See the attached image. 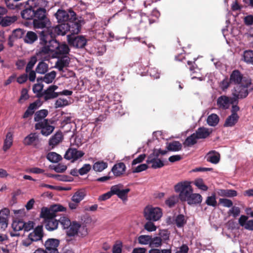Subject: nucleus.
<instances>
[{
	"label": "nucleus",
	"mask_w": 253,
	"mask_h": 253,
	"mask_svg": "<svg viewBox=\"0 0 253 253\" xmlns=\"http://www.w3.org/2000/svg\"><path fill=\"white\" fill-rule=\"evenodd\" d=\"M197 139L198 138L196 135L195 133H193L185 139L183 144L185 146L190 147L197 143Z\"/></svg>",
	"instance_id": "ea45409f"
},
{
	"label": "nucleus",
	"mask_w": 253,
	"mask_h": 253,
	"mask_svg": "<svg viewBox=\"0 0 253 253\" xmlns=\"http://www.w3.org/2000/svg\"><path fill=\"white\" fill-rule=\"evenodd\" d=\"M68 23H62L55 27H50L47 31L51 32L54 31L58 35H65L67 32H69Z\"/></svg>",
	"instance_id": "ddd939ff"
},
{
	"label": "nucleus",
	"mask_w": 253,
	"mask_h": 253,
	"mask_svg": "<svg viewBox=\"0 0 253 253\" xmlns=\"http://www.w3.org/2000/svg\"><path fill=\"white\" fill-rule=\"evenodd\" d=\"M252 83L250 81L246 85H242L240 86V90L239 91V95H248L249 93V90H252L253 88L251 86Z\"/></svg>",
	"instance_id": "09e8293b"
},
{
	"label": "nucleus",
	"mask_w": 253,
	"mask_h": 253,
	"mask_svg": "<svg viewBox=\"0 0 253 253\" xmlns=\"http://www.w3.org/2000/svg\"><path fill=\"white\" fill-rule=\"evenodd\" d=\"M81 227V224L77 222H73L71 225L68 227L69 230L67 231V235L69 236H74L77 234L79 228Z\"/></svg>",
	"instance_id": "72a5a7b5"
},
{
	"label": "nucleus",
	"mask_w": 253,
	"mask_h": 253,
	"mask_svg": "<svg viewBox=\"0 0 253 253\" xmlns=\"http://www.w3.org/2000/svg\"><path fill=\"white\" fill-rule=\"evenodd\" d=\"M194 184L199 189L204 191H206L208 189V187L205 184L203 179L202 178H197L194 181Z\"/></svg>",
	"instance_id": "603ef678"
},
{
	"label": "nucleus",
	"mask_w": 253,
	"mask_h": 253,
	"mask_svg": "<svg viewBox=\"0 0 253 253\" xmlns=\"http://www.w3.org/2000/svg\"><path fill=\"white\" fill-rule=\"evenodd\" d=\"M67 41L71 46L77 48H83L86 44V40L83 36H74L73 35H68Z\"/></svg>",
	"instance_id": "1a4fd4ad"
},
{
	"label": "nucleus",
	"mask_w": 253,
	"mask_h": 253,
	"mask_svg": "<svg viewBox=\"0 0 253 253\" xmlns=\"http://www.w3.org/2000/svg\"><path fill=\"white\" fill-rule=\"evenodd\" d=\"M219 117L215 114H211L208 117L207 122L208 124L212 126H216L219 123Z\"/></svg>",
	"instance_id": "58836bf2"
},
{
	"label": "nucleus",
	"mask_w": 253,
	"mask_h": 253,
	"mask_svg": "<svg viewBox=\"0 0 253 253\" xmlns=\"http://www.w3.org/2000/svg\"><path fill=\"white\" fill-rule=\"evenodd\" d=\"M70 62V59L67 55H64L61 57L58 56V60L55 64L54 67L57 68L59 71H62L64 68L68 66Z\"/></svg>",
	"instance_id": "4468645a"
},
{
	"label": "nucleus",
	"mask_w": 253,
	"mask_h": 253,
	"mask_svg": "<svg viewBox=\"0 0 253 253\" xmlns=\"http://www.w3.org/2000/svg\"><path fill=\"white\" fill-rule=\"evenodd\" d=\"M62 139V134L61 132H56L49 140V145L53 148L55 146L58 145Z\"/></svg>",
	"instance_id": "c756f323"
},
{
	"label": "nucleus",
	"mask_w": 253,
	"mask_h": 253,
	"mask_svg": "<svg viewBox=\"0 0 253 253\" xmlns=\"http://www.w3.org/2000/svg\"><path fill=\"white\" fill-rule=\"evenodd\" d=\"M162 239L160 237H155L152 238L151 237V241L150 242V247L158 248L162 245Z\"/></svg>",
	"instance_id": "6e6d98bb"
},
{
	"label": "nucleus",
	"mask_w": 253,
	"mask_h": 253,
	"mask_svg": "<svg viewBox=\"0 0 253 253\" xmlns=\"http://www.w3.org/2000/svg\"><path fill=\"white\" fill-rule=\"evenodd\" d=\"M36 129H41V133L44 136L50 135L53 131L54 127L49 124L47 119H44L35 125Z\"/></svg>",
	"instance_id": "6e6552de"
},
{
	"label": "nucleus",
	"mask_w": 253,
	"mask_h": 253,
	"mask_svg": "<svg viewBox=\"0 0 253 253\" xmlns=\"http://www.w3.org/2000/svg\"><path fill=\"white\" fill-rule=\"evenodd\" d=\"M129 191L130 189L129 188L120 190L118 185H114L111 187V192L113 193L114 195H117L123 201L127 200V194Z\"/></svg>",
	"instance_id": "f8f14e48"
},
{
	"label": "nucleus",
	"mask_w": 253,
	"mask_h": 253,
	"mask_svg": "<svg viewBox=\"0 0 253 253\" xmlns=\"http://www.w3.org/2000/svg\"><path fill=\"white\" fill-rule=\"evenodd\" d=\"M56 76V72L55 71H52L51 72L45 74V75L43 77L38 78L37 81H42V82L46 83H51L55 79Z\"/></svg>",
	"instance_id": "bb28decb"
},
{
	"label": "nucleus",
	"mask_w": 253,
	"mask_h": 253,
	"mask_svg": "<svg viewBox=\"0 0 253 253\" xmlns=\"http://www.w3.org/2000/svg\"><path fill=\"white\" fill-rule=\"evenodd\" d=\"M182 144L178 141H173L167 143V149L169 151H178L182 149Z\"/></svg>",
	"instance_id": "473e14b6"
},
{
	"label": "nucleus",
	"mask_w": 253,
	"mask_h": 253,
	"mask_svg": "<svg viewBox=\"0 0 253 253\" xmlns=\"http://www.w3.org/2000/svg\"><path fill=\"white\" fill-rule=\"evenodd\" d=\"M143 214L146 220L156 221L161 218L163 213L162 210L159 208L147 206L144 209Z\"/></svg>",
	"instance_id": "20e7f679"
},
{
	"label": "nucleus",
	"mask_w": 253,
	"mask_h": 253,
	"mask_svg": "<svg viewBox=\"0 0 253 253\" xmlns=\"http://www.w3.org/2000/svg\"><path fill=\"white\" fill-rule=\"evenodd\" d=\"M242 59L248 64H253V51L251 50L245 51Z\"/></svg>",
	"instance_id": "79ce46f5"
},
{
	"label": "nucleus",
	"mask_w": 253,
	"mask_h": 253,
	"mask_svg": "<svg viewBox=\"0 0 253 253\" xmlns=\"http://www.w3.org/2000/svg\"><path fill=\"white\" fill-rule=\"evenodd\" d=\"M146 163L147 164H151L150 167L154 169L161 168L165 165L164 162L159 158V156L154 149L147 157Z\"/></svg>",
	"instance_id": "0eeeda50"
},
{
	"label": "nucleus",
	"mask_w": 253,
	"mask_h": 253,
	"mask_svg": "<svg viewBox=\"0 0 253 253\" xmlns=\"http://www.w3.org/2000/svg\"><path fill=\"white\" fill-rule=\"evenodd\" d=\"M69 104L67 100L64 99L59 98L55 102V108L63 107Z\"/></svg>",
	"instance_id": "69168bd1"
},
{
	"label": "nucleus",
	"mask_w": 253,
	"mask_h": 253,
	"mask_svg": "<svg viewBox=\"0 0 253 253\" xmlns=\"http://www.w3.org/2000/svg\"><path fill=\"white\" fill-rule=\"evenodd\" d=\"M206 204L210 206L215 207L217 206V201L216 200V196L214 194L210 196H208L205 202Z\"/></svg>",
	"instance_id": "864d4df0"
},
{
	"label": "nucleus",
	"mask_w": 253,
	"mask_h": 253,
	"mask_svg": "<svg viewBox=\"0 0 253 253\" xmlns=\"http://www.w3.org/2000/svg\"><path fill=\"white\" fill-rule=\"evenodd\" d=\"M55 16L58 23L69 22L71 20H75L76 19V13L71 9L66 11L59 9L55 13Z\"/></svg>",
	"instance_id": "423d86ee"
},
{
	"label": "nucleus",
	"mask_w": 253,
	"mask_h": 253,
	"mask_svg": "<svg viewBox=\"0 0 253 253\" xmlns=\"http://www.w3.org/2000/svg\"><path fill=\"white\" fill-rule=\"evenodd\" d=\"M51 210L54 212V215H57L58 211H66V208L63 206L59 204H55L50 206Z\"/></svg>",
	"instance_id": "bf43d9fd"
},
{
	"label": "nucleus",
	"mask_w": 253,
	"mask_h": 253,
	"mask_svg": "<svg viewBox=\"0 0 253 253\" xmlns=\"http://www.w3.org/2000/svg\"><path fill=\"white\" fill-rule=\"evenodd\" d=\"M248 216L242 215L239 219V224L245 229L253 231V219L248 220Z\"/></svg>",
	"instance_id": "dca6fc26"
},
{
	"label": "nucleus",
	"mask_w": 253,
	"mask_h": 253,
	"mask_svg": "<svg viewBox=\"0 0 253 253\" xmlns=\"http://www.w3.org/2000/svg\"><path fill=\"white\" fill-rule=\"evenodd\" d=\"M43 46L40 49L37 54L38 56L42 57L43 55L48 54L49 53L52 52L49 47L46 44H43Z\"/></svg>",
	"instance_id": "e2e57ef3"
},
{
	"label": "nucleus",
	"mask_w": 253,
	"mask_h": 253,
	"mask_svg": "<svg viewBox=\"0 0 253 253\" xmlns=\"http://www.w3.org/2000/svg\"><path fill=\"white\" fill-rule=\"evenodd\" d=\"M36 18L33 21L34 26L36 28L43 29L45 28L50 22L46 16V10L44 8L40 7L35 10Z\"/></svg>",
	"instance_id": "7ed1b4c3"
},
{
	"label": "nucleus",
	"mask_w": 253,
	"mask_h": 253,
	"mask_svg": "<svg viewBox=\"0 0 253 253\" xmlns=\"http://www.w3.org/2000/svg\"><path fill=\"white\" fill-rule=\"evenodd\" d=\"M58 223L60 222L63 226L64 228H68L72 223L70 220L65 216L61 217L58 219Z\"/></svg>",
	"instance_id": "13d9d810"
},
{
	"label": "nucleus",
	"mask_w": 253,
	"mask_h": 253,
	"mask_svg": "<svg viewBox=\"0 0 253 253\" xmlns=\"http://www.w3.org/2000/svg\"><path fill=\"white\" fill-rule=\"evenodd\" d=\"M57 216V215H54V212L51 210L50 207L49 209L43 207L41 210L40 217L44 219V222Z\"/></svg>",
	"instance_id": "6ab92c4d"
},
{
	"label": "nucleus",
	"mask_w": 253,
	"mask_h": 253,
	"mask_svg": "<svg viewBox=\"0 0 253 253\" xmlns=\"http://www.w3.org/2000/svg\"><path fill=\"white\" fill-rule=\"evenodd\" d=\"M144 229L149 232L155 231L156 227L152 221H148L144 225Z\"/></svg>",
	"instance_id": "774afa93"
},
{
	"label": "nucleus",
	"mask_w": 253,
	"mask_h": 253,
	"mask_svg": "<svg viewBox=\"0 0 253 253\" xmlns=\"http://www.w3.org/2000/svg\"><path fill=\"white\" fill-rule=\"evenodd\" d=\"M37 61V58L35 56H32L30 61L28 62L26 67V72L28 73L30 70H32L33 67L35 65Z\"/></svg>",
	"instance_id": "052dcab7"
},
{
	"label": "nucleus",
	"mask_w": 253,
	"mask_h": 253,
	"mask_svg": "<svg viewBox=\"0 0 253 253\" xmlns=\"http://www.w3.org/2000/svg\"><path fill=\"white\" fill-rule=\"evenodd\" d=\"M220 195L227 197H233L237 195V192L232 189L221 190Z\"/></svg>",
	"instance_id": "3c124183"
},
{
	"label": "nucleus",
	"mask_w": 253,
	"mask_h": 253,
	"mask_svg": "<svg viewBox=\"0 0 253 253\" xmlns=\"http://www.w3.org/2000/svg\"><path fill=\"white\" fill-rule=\"evenodd\" d=\"M45 229L49 231L56 230L58 228V220L56 218L51 219L44 222Z\"/></svg>",
	"instance_id": "c85d7f7f"
},
{
	"label": "nucleus",
	"mask_w": 253,
	"mask_h": 253,
	"mask_svg": "<svg viewBox=\"0 0 253 253\" xmlns=\"http://www.w3.org/2000/svg\"><path fill=\"white\" fill-rule=\"evenodd\" d=\"M17 20L16 16L8 17L6 16L2 18V26L3 27L7 26L14 23Z\"/></svg>",
	"instance_id": "5fc2aeb1"
},
{
	"label": "nucleus",
	"mask_w": 253,
	"mask_h": 253,
	"mask_svg": "<svg viewBox=\"0 0 253 253\" xmlns=\"http://www.w3.org/2000/svg\"><path fill=\"white\" fill-rule=\"evenodd\" d=\"M243 79V75L238 70H234L230 76V82L234 84H240Z\"/></svg>",
	"instance_id": "393cba45"
},
{
	"label": "nucleus",
	"mask_w": 253,
	"mask_h": 253,
	"mask_svg": "<svg viewBox=\"0 0 253 253\" xmlns=\"http://www.w3.org/2000/svg\"><path fill=\"white\" fill-rule=\"evenodd\" d=\"M239 119V116L231 115L227 118L223 126L224 127H232L238 122Z\"/></svg>",
	"instance_id": "f704fd0d"
},
{
	"label": "nucleus",
	"mask_w": 253,
	"mask_h": 253,
	"mask_svg": "<svg viewBox=\"0 0 253 253\" xmlns=\"http://www.w3.org/2000/svg\"><path fill=\"white\" fill-rule=\"evenodd\" d=\"M109 112L108 109H105L103 114L100 115L97 118L95 119V122L98 124H100L102 122H104L107 116L108 115Z\"/></svg>",
	"instance_id": "680f3d73"
},
{
	"label": "nucleus",
	"mask_w": 253,
	"mask_h": 253,
	"mask_svg": "<svg viewBox=\"0 0 253 253\" xmlns=\"http://www.w3.org/2000/svg\"><path fill=\"white\" fill-rule=\"evenodd\" d=\"M38 38V35L36 33L33 31H28L24 38V42L26 43L31 44L37 41Z\"/></svg>",
	"instance_id": "cd10ccee"
},
{
	"label": "nucleus",
	"mask_w": 253,
	"mask_h": 253,
	"mask_svg": "<svg viewBox=\"0 0 253 253\" xmlns=\"http://www.w3.org/2000/svg\"><path fill=\"white\" fill-rule=\"evenodd\" d=\"M60 244V241L57 239H48L44 243V246L47 253H59L57 247Z\"/></svg>",
	"instance_id": "9d476101"
},
{
	"label": "nucleus",
	"mask_w": 253,
	"mask_h": 253,
	"mask_svg": "<svg viewBox=\"0 0 253 253\" xmlns=\"http://www.w3.org/2000/svg\"><path fill=\"white\" fill-rule=\"evenodd\" d=\"M43 233L42 225H38L30 233L28 238L22 241V244L25 247L30 246L33 242H36L42 240Z\"/></svg>",
	"instance_id": "39448f33"
},
{
	"label": "nucleus",
	"mask_w": 253,
	"mask_h": 253,
	"mask_svg": "<svg viewBox=\"0 0 253 253\" xmlns=\"http://www.w3.org/2000/svg\"><path fill=\"white\" fill-rule=\"evenodd\" d=\"M175 224L177 227L181 228L186 223V220L183 214H178L175 219Z\"/></svg>",
	"instance_id": "8fccbe9b"
},
{
	"label": "nucleus",
	"mask_w": 253,
	"mask_h": 253,
	"mask_svg": "<svg viewBox=\"0 0 253 253\" xmlns=\"http://www.w3.org/2000/svg\"><path fill=\"white\" fill-rule=\"evenodd\" d=\"M48 113V111L46 109L37 111L35 114V121L39 122L42 121V120L47 116Z\"/></svg>",
	"instance_id": "c03bdc74"
},
{
	"label": "nucleus",
	"mask_w": 253,
	"mask_h": 253,
	"mask_svg": "<svg viewBox=\"0 0 253 253\" xmlns=\"http://www.w3.org/2000/svg\"><path fill=\"white\" fill-rule=\"evenodd\" d=\"M191 183L190 181H184L178 182L174 186V190L176 193H179L178 198L182 202H186L193 192Z\"/></svg>",
	"instance_id": "f257e3e1"
},
{
	"label": "nucleus",
	"mask_w": 253,
	"mask_h": 253,
	"mask_svg": "<svg viewBox=\"0 0 253 253\" xmlns=\"http://www.w3.org/2000/svg\"><path fill=\"white\" fill-rule=\"evenodd\" d=\"M46 158L50 162L56 163L62 159V157L55 152H51L47 154Z\"/></svg>",
	"instance_id": "a19ab883"
},
{
	"label": "nucleus",
	"mask_w": 253,
	"mask_h": 253,
	"mask_svg": "<svg viewBox=\"0 0 253 253\" xmlns=\"http://www.w3.org/2000/svg\"><path fill=\"white\" fill-rule=\"evenodd\" d=\"M178 202V198L177 196L173 195L165 201V204L169 208H172L175 206V205Z\"/></svg>",
	"instance_id": "4d7b16f0"
},
{
	"label": "nucleus",
	"mask_w": 253,
	"mask_h": 253,
	"mask_svg": "<svg viewBox=\"0 0 253 253\" xmlns=\"http://www.w3.org/2000/svg\"><path fill=\"white\" fill-rule=\"evenodd\" d=\"M54 35L51 32L42 31L40 34V43L42 44H46L52 52L56 51L59 47V42L53 38Z\"/></svg>",
	"instance_id": "f03ea898"
},
{
	"label": "nucleus",
	"mask_w": 253,
	"mask_h": 253,
	"mask_svg": "<svg viewBox=\"0 0 253 253\" xmlns=\"http://www.w3.org/2000/svg\"><path fill=\"white\" fill-rule=\"evenodd\" d=\"M48 70V65L43 61L40 62L36 68V72L40 74H45Z\"/></svg>",
	"instance_id": "c9c22d12"
},
{
	"label": "nucleus",
	"mask_w": 253,
	"mask_h": 253,
	"mask_svg": "<svg viewBox=\"0 0 253 253\" xmlns=\"http://www.w3.org/2000/svg\"><path fill=\"white\" fill-rule=\"evenodd\" d=\"M69 48L67 44L59 43V47L55 53L57 55H66L69 53Z\"/></svg>",
	"instance_id": "4c0bfd02"
},
{
	"label": "nucleus",
	"mask_w": 253,
	"mask_h": 253,
	"mask_svg": "<svg viewBox=\"0 0 253 253\" xmlns=\"http://www.w3.org/2000/svg\"><path fill=\"white\" fill-rule=\"evenodd\" d=\"M231 98L227 96H220L217 100V106L221 109H226L229 107Z\"/></svg>",
	"instance_id": "5701e85b"
},
{
	"label": "nucleus",
	"mask_w": 253,
	"mask_h": 253,
	"mask_svg": "<svg viewBox=\"0 0 253 253\" xmlns=\"http://www.w3.org/2000/svg\"><path fill=\"white\" fill-rule=\"evenodd\" d=\"M38 139V136L36 133H31L25 137L23 141L25 145L29 146L33 144Z\"/></svg>",
	"instance_id": "2f4dec72"
},
{
	"label": "nucleus",
	"mask_w": 253,
	"mask_h": 253,
	"mask_svg": "<svg viewBox=\"0 0 253 253\" xmlns=\"http://www.w3.org/2000/svg\"><path fill=\"white\" fill-rule=\"evenodd\" d=\"M69 28V32L71 33L70 35L78 34L81 31V25L80 21L77 18L75 20H71L68 22Z\"/></svg>",
	"instance_id": "2eb2a0df"
},
{
	"label": "nucleus",
	"mask_w": 253,
	"mask_h": 253,
	"mask_svg": "<svg viewBox=\"0 0 253 253\" xmlns=\"http://www.w3.org/2000/svg\"><path fill=\"white\" fill-rule=\"evenodd\" d=\"M85 195V194L84 191L82 190L78 191L72 196L71 199L72 201L79 204L80 202L84 199Z\"/></svg>",
	"instance_id": "a18cd8bd"
},
{
	"label": "nucleus",
	"mask_w": 253,
	"mask_h": 253,
	"mask_svg": "<svg viewBox=\"0 0 253 253\" xmlns=\"http://www.w3.org/2000/svg\"><path fill=\"white\" fill-rule=\"evenodd\" d=\"M84 153L80 150H78L76 148H69L64 155V158L70 160H73V161H75L79 158L82 157L84 155Z\"/></svg>",
	"instance_id": "9b49d317"
},
{
	"label": "nucleus",
	"mask_w": 253,
	"mask_h": 253,
	"mask_svg": "<svg viewBox=\"0 0 253 253\" xmlns=\"http://www.w3.org/2000/svg\"><path fill=\"white\" fill-rule=\"evenodd\" d=\"M24 225L25 222L22 220H14L12 224V227L14 231H19L24 229Z\"/></svg>",
	"instance_id": "de8ad7c7"
},
{
	"label": "nucleus",
	"mask_w": 253,
	"mask_h": 253,
	"mask_svg": "<svg viewBox=\"0 0 253 253\" xmlns=\"http://www.w3.org/2000/svg\"><path fill=\"white\" fill-rule=\"evenodd\" d=\"M138 243L140 245H149L150 247V242L151 241V236L149 235H140L137 238Z\"/></svg>",
	"instance_id": "49530a36"
},
{
	"label": "nucleus",
	"mask_w": 253,
	"mask_h": 253,
	"mask_svg": "<svg viewBox=\"0 0 253 253\" xmlns=\"http://www.w3.org/2000/svg\"><path fill=\"white\" fill-rule=\"evenodd\" d=\"M91 169V166L90 164H84L81 169H79V174L83 175L87 174L90 170Z\"/></svg>",
	"instance_id": "0e129e2a"
},
{
	"label": "nucleus",
	"mask_w": 253,
	"mask_h": 253,
	"mask_svg": "<svg viewBox=\"0 0 253 253\" xmlns=\"http://www.w3.org/2000/svg\"><path fill=\"white\" fill-rule=\"evenodd\" d=\"M202 200L203 197L200 194L192 192L186 202L189 205H197L200 204Z\"/></svg>",
	"instance_id": "412c9836"
},
{
	"label": "nucleus",
	"mask_w": 253,
	"mask_h": 253,
	"mask_svg": "<svg viewBox=\"0 0 253 253\" xmlns=\"http://www.w3.org/2000/svg\"><path fill=\"white\" fill-rule=\"evenodd\" d=\"M247 96H234V97L231 98L230 104H232L231 114L233 116H239L237 112L240 110V107L238 106V99L239 98H245Z\"/></svg>",
	"instance_id": "aec40b11"
},
{
	"label": "nucleus",
	"mask_w": 253,
	"mask_h": 253,
	"mask_svg": "<svg viewBox=\"0 0 253 253\" xmlns=\"http://www.w3.org/2000/svg\"><path fill=\"white\" fill-rule=\"evenodd\" d=\"M21 16L22 18L26 20L33 19L35 16V10L32 6H30L21 12Z\"/></svg>",
	"instance_id": "a878e982"
},
{
	"label": "nucleus",
	"mask_w": 253,
	"mask_h": 253,
	"mask_svg": "<svg viewBox=\"0 0 253 253\" xmlns=\"http://www.w3.org/2000/svg\"><path fill=\"white\" fill-rule=\"evenodd\" d=\"M219 203L225 207L230 208L233 206L232 201L228 199L220 198L219 199Z\"/></svg>",
	"instance_id": "338daca9"
},
{
	"label": "nucleus",
	"mask_w": 253,
	"mask_h": 253,
	"mask_svg": "<svg viewBox=\"0 0 253 253\" xmlns=\"http://www.w3.org/2000/svg\"><path fill=\"white\" fill-rule=\"evenodd\" d=\"M126 167L123 162L117 163L112 167L111 171L116 177L121 176L126 171Z\"/></svg>",
	"instance_id": "a211bd4d"
},
{
	"label": "nucleus",
	"mask_w": 253,
	"mask_h": 253,
	"mask_svg": "<svg viewBox=\"0 0 253 253\" xmlns=\"http://www.w3.org/2000/svg\"><path fill=\"white\" fill-rule=\"evenodd\" d=\"M108 167V164L104 161H98L93 165V169L98 172L102 171Z\"/></svg>",
	"instance_id": "37998d69"
},
{
	"label": "nucleus",
	"mask_w": 253,
	"mask_h": 253,
	"mask_svg": "<svg viewBox=\"0 0 253 253\" xmlns=\"http://www.w3.org/2000/svg\"><path fill=\"white\" fill-rule=\"evenodd\" d=\"M58 86L55 85H50L45 91L43 94H39V95H72L73 92L68 90H64L61 92H55Z\"/></svg>",
	"instance_id": "f3484780"
},
{
	"label": "nucleus",
	"mask_w": 253,
	"mask_h": 253,
	"mask_svg": "<svg viewBox=\"0 0 253 253\" xmlns=\"http://www.w3.org/2000/svg\"><path fill=\"white\" fill-rule=\"evenodd\" d=\"M13 142V135L10 132H8L6 135V138L4 141L3 150L4 151H7L11 146Z\"/></svg>",
	"instance_id": "e433bc0d"
},
{
	"label": "nucleus",
	"mask_w": 253,
	"mask_h": 253,
	"mask_svg": "<svg viewBox=\"0 0 253 253\" xmlns=\"http://www.w3.org/2000/svg\"><path fill=\"white\" fill-rule=\"evenodd\" d=\"M212 130L204 126L200 127L195 132L198 139H205L211 133Z\"/></svg>",
	"instance_id": "4be33fe9"
},
{
	"label": "nucleus",
	"mask_w": 253,
	"mask_h": 253,
	"mask_svg": "<svg viewBox=\"0 0 253 253\" xmlns=\"http://www.w3.org/2000/svg\"><path fill=\"white\" fill-rule=\"evenodd\" d=\"M220 158L219 153L213 150L210 151L206 156L207 161L213 164H217Z\"/></svg>",
	"instance_id": "b1692460"
},
{
	"label": "nucleus",
	"mask_w": 253,
	"mask_h": 253,
	"mask_svg": "<svg viewBox=\"0 0 253 253\" xmlns=\"http://www.w3.org/2000/svg\"><path fill=\"white\" fill-rule=\"evenodd\" d=\"M134 18L136 19L135 22L137 25H140L143 23L146 25L147 24L150 25L152 23L151 20L145 14H137Z\"/></svg>",
	"instance_id": "7c9ffc66"
}]
</instances>
